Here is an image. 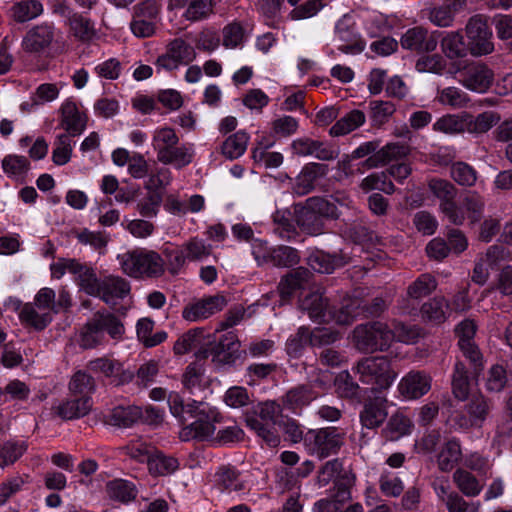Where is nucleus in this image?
<instances>
[{"label":"nucleus","instance_id":"obj_6","mask_svg":"<svg viewBox=\"0 0 512 512\" xmlns=\"http://www.w3.org/2000/svg\"><path fill=\"white\" fill-rule=\"evenodd\" d=\"M394 342L390 326L381 321L358 325L353 330V343L362 353L387 351Z\"/></svg>","mask_w":512,"mask_h":512},{"label":"nucleus","instance_id":"obj_16","mask_svg":"<svg viewBox=\"0 0 512 512\" xmlns=\"http://www.w3.org/2000/svg\"><path fill=\"white\" fill-rule=\"evenodd\" d=\"M437 38L423 27H413L408 29L401 37L400 44L402 48L416 52H432L437 47Z\"/></svg>","mask_w":512,"mask_h":512},{"label":"nucleus","instance_id":"obj_46","mask_svg":"<svg viewBox=\"0 0 512 512\" xmlns=\"http://www.w3.org/2000/svg\"><path fill=\"white\" fill-rule=\"evenodd\" d=\"M204 337L203 328L190 329L183 333L175 342L173 351L176 355H184L202 344Z\"/></svg>","mask_w":512,"mask_h":512},{"label":"nucleus","instance_id":"obj_23","mask_svg":"<svg viewBox=\"0 0 512 512\" xmlns=\"http://www.w3.org/2000/svg\"><path fill=\"white\" fill-rule=\"evenodd\" d=\"M240 342L236 335L228 333L211 349L213 361L218 364H232L239 357Z\"/></svg>","mask_w":512,"mask_h":512},{"label":"nucleus","instance_id":"obj_13","mask_svg":"<svg viewBox=\"0 0 512 512\" xmlns=\"http://www.w3.org/2000/svg\"><path fill=\"white\" fill-rule=\"evenodd\" d=\"M291 149L297 156H314L321 161H332L339 155V151L332 145L309 137H301L293 140Z\"/></svg>","mask_w":512,"mask_h":512},{"label":"nucleus","instance_id":"obj_40","mask_svg":"<svg viewBox=\"0 0 512 512\" xmlns=\"http://www.w3.org/2000/svg\"><path fill=\"white\" fill-rule=\"evenodd\" d=\"M335 391L342 399L359 400L361 398V387L353 379L349 371H341L334 380Z\"/></svg>","mask_w":512,"mask_h":512},{"label":"nucleus","instance_id":"obj_27","mask_svg":"<svg viewBox=\"0 0 512 512\" xmlns=\"http://www.w3.org/2000/svg\"><path fill=\"white\" fill-rule=\"evenodd\" d=\"M414 425L412 420L403 412L397 411L388 419L382 429V435L386 440L396 441L412 432Z\"/></svg>","mask_w":512,"mask_h":512},{"label":"nucleus","instance_id":"obj_57","mask_svg":"<svg viewBox=\"0 0 512 512\" xmlns=\"http://www.w3.org/2000/svg\"><path fill=\"white\" fill-rule=\"evenodd\" d=\"M355 480L356 477L351 471H344L342 475L336 478L334 493L332 494L336 501L344 504L351 499L350 490L354 486Z\"/></svg>","mask_w":512,"mask_h":512},{"label":"nucleus","instance_id":"obj_10","mask_svg":"<svg viewBox=\"0 0 512 512\" xmlns=\"http://www.w3.org/2000/svg\"><path fill=\"white\" fill-rule=\"evenodd\" d=\"M194 48L182 38H176L167 44L166 52L158 57L156 65L165 70L177 69L195 59Z\"/></svg>","mask_w":512,"mask_h":512},{"label":"nucleus","instance_id":"obj_5","mask_svg":"<svg viewBox=\"0 0 512 512\" xmlns=\"http://www.w3.org/2000/svg\"><path fill=\"white\" fill-rule=\"evenodd\" d=\"M352 371L362 384L371 386L373 392L387 390L397 377L386 356L364 357L355 364Z\"/></svg>","mask_w":512,"mask_h":512},{"label":"nucleus","instance_id":"obj_36","mask_svg":"<svg viewBox=\"0 0 512 512\" xmlns=\"http://www.w3.org/2000/svg\"><path fill=\"white\" fill-rule=\"evenodd\" d=\"M38 310L32 303H26L19 313V318L24 325L42 331L52 322V314L50 312L41 313Z\"/></svg>","mask_w":512,"mask_h":512},{"label":"nucleus","instance_id":"obj_32","mask_svg":"<svg viewBox=\"0 0 512 512\" xmlns=\"http://www.w3.org/2000/svg\"><path fill=\"white\" fill-rule=\"evenodd\" d=\"M449 303L444 297H434L425 302L420 309L421 317L434 324H442L449 314Z\"/></svg>","mask_w":512,"mask_h":512},{"label":"nucleus","instance_id":"obj_29","mask_svg":"<svg viewBox=\"0 0 512 512\" xmlns=\"http://www.w3.org/2000/svg\"><path fill=\"white\" fill-rule=\"evenodd\" d=\"M347 262L348 257L343 254H329L322 251H317L308 258V264L314 271L325 274L332 273Z\"/></svg>","mask_w":512,"mask_h":512},{"label":"nucleus","instance_id":"obj_56","mask_svg":"<svg viewBox=\"0 0 512 512\" xmlns=\"http://www.w3.org/2000/svg\"><path fill=\"white\" fill-rule=\"evenodd\" d=\"M95 389L94 379L83 371L76 372L69 383V390L73 396H89Z\"/></svg>","mask_w":512,"mask_h":512},{"label":"nucleus","instance_id":"obj_19","mask_svg":"<svg viewBox=\"0 0 512 512\" xmlns=\"http://www.w3.org/2000/svg\"><path fill=\"white\" fill-rule=\"evenodd\" d=\"M328 173V166L321 163L306 164L293 184V191L297 195L303 196L310 193L315 187V181L324 177Z\"/></svg>","mask_w":512,"mask_h":512},{"label":"nucleus","instance_id":"obj_24","mask_svg":"<svg viewBox=\"0 0 512 512\" xmlns=\"http://www.w3.org/2000/svg\"><path fill=\"white\" fill-rule=\"evenodd\" d=\"M300 307L306 311L309 317L317 322H328V312L331 309L327 299L323 293L319 291L312 292L306 295L300 302Z\"/></svg>","mask_w":512,"mask_h":512},{"label":"nucleus","instance_id":"obj_52","mask_svg":"<svg viewBox=\"0 0 512 512\" xmlns=\"http://www.w3.org/2000/svg\"><path fill=\"white\" fill-rule=\"evenodd\" d=\"M43 11L42 4L36 0L17 2L12 7V15L15 21L23 23L39 16Z\"/></svg>","mask_w":512,"mask_h":512},{"label":"nucleus","instance_id":"obj_63","mask_svg":"<svg viewBox=\"0 0 512 512\" xmlns=\"http://www.w3.org/2000/svg\"><path fill=\"white\" fill-rule=\"evenodd\" d=\"M462 204L472 224L481 220L484 211V201L480 195L469 192L463 198Z\"/></svg>","mask_w":512,"mask_h":512},{"label":"nucleus","instance_id":"obj_48","mask_svg":"<svg viewBox=\"0 0 512 512\" xmlns=\"http://www.w3.org/2000/svg\"><path fill=\"white\" fill-rule=\"evenodd\" d=\"M104 339V334L91 317L80 330L79 345L84 349H92L101 345Z\"/></svg>","mask_w":512,"mask_h":512},{"label":"nucleus","instance_id":"obj_51","mask_svg":"<svg viewBox=\"0 0 512 512\" xmlns=\"http://www.w3.org/2000/svg\"><path fill=\"white\" fill-rule=\"evenodd\" d=\"M453 480L458 489L468 497L477 496L481 492L482 486L477 478L466 470L457 469L453 474Z\"/></svg>","mask_w":512,"mask_h":512},{"label":"nucleus","instance_id":"obj_53","mask_svg":"<svg viewBox=\"0 0 512 512\" xmlns=\"http://www.w3.org/2000/svg\"><path fill=\"white\" fill-rule=\"evenodd\" d=\"M299 261L298 251L289 246H278L270 252L269 262L276 267H292Z\"/></svg>","mask_w":512,"mask_h":512},{"label":"nucleus","instance_id":"obj_7","mask_svg":"<svg viewBox=\"0 0 512 512\" xmlns=\"http://www.w3.org/2000/svg\"><path fill=\"white\" fill-rule=\"evenodd\" d=\"M281 412V405L275 401H266L257 404L252 411L245 415L247 426L254 430L270 447H276L280 443L274 424L276 417Z\"/></svg>","mask_w":512,"mask_h":512},{"label":"nucleus","instance_id":"obj_11","mask_svg":"<svg viewBox=\"0 0 512 512\" xmlns=\"http://www.w3.org/2000/svg\"><path fill=\"white\" fill-rule=\"evenodd\" d=\"M319 397L312 382L298 384L288 389L281 398V405L284 409L300 415L302 410Z\"/></svg>","mask_w":512,"mask_h":512},{"label":"nucleus","instance_id":"obj_22","mask_svg":"<svg viewBox=\"0 0 512 512\" xmlns=\"http://www.w3.org/2000/svg\"><path fill=\"white\" fill-rule=\"evenodd\" d=\"M92 409L90 396L67 399L52 408L54 414L63 420H73L86 416Z\"/></svg>","mask_w":512,"mask_h":512},{"label":"nucleus","instance_id":"obj_49","mask_svg":"<svg viewBox=\"0 0 512 512\" xmlns=\"http://www.w3.org/2000/svg\"><path fill=\"white\" fill-rule=\"evenodd\" d=\"M248 140L247 133L238 131L224 141L222 153L229 159H237L246 151Z\"/></svg>","mask_w":512,"mask_h":512},{"label":"nucleus","instance_id":"obj_60","mask_svg":"<svg viewBox=\"0 0 512 512\" xmlns=\"http://www.w3.org/2000/svg\"><path fill=\"white\" fill-rule=\"evenodd\" d=\"M2 168L10 176L22 177L28 172L30 163L25 156L7 155L2 160Z\"/></svg>","mask_w":512,"mask_h":512},{"label":"nucleus","instance_id":"obj_26","mask_svg":"<svg viewBox=\"0 0 512 512\" xmlns=\"http://www.w3.org/2000/svg\"><path fill=\"white\" fill-rule=\"evenodd\" d=\"M53 40V28L39 25L31 29L23 39V48L27 52L37 53L48 47Z\"/></svg>","mask_w":512,"mask_h":512},{"label":"nucleus","instance_id":"obj_9","mask_svg":"<svg viewBox=\"0 0 512 512\" xmlns=\"http://www.w3.org/2000/svg\"><path fill=\"white\" fill-rule=\"evenodd\" d=\"M466 34L469 39V50L472 55L481 56L493 51L492 32L488 27L486 16L481 14L472 16L467 22Z\"/></svg>","mask_w":512,"mask_h":512},{"label":"nucleus","instance_id":"obj_30","mask_svg":"<svg viewBox=\"0 0 512 512\" xmlns=\"http://www.w3.org/2000/svg\"><path fill=\"white\" fill-rule=\"evenodd\" d=\"M62 126L71 135L76 136L86 127V117L81 114L72 101H66L61 107Z\"/></svg>","mask_w":512,"mask_h":512},{"label":"nucleus","instance_id":"obj_15","mask_svg":"<svg viewBox=\"0 0 512 512\" xmlns=\"http://www.w3.org/2000/svg\"><path fill=\"white\" fill-rule=\"evenodd\" d=\"M432 386V377L425 371L412 370L399 382V393L407 399H419L427 394Z\"/></svg>","mask_w":512,"mask_h":512},{"label":"nucleus","instance_id":"obj_33","mask_svg":"<svg viewBox=\"0 0 512 512\" xmlns=\"http://www.w3.org/2000/svg\"><path fill=\"white\" fill-rule=\"evenodd\" d=\"M361 313L363 311L358 299H346L339 309L331 307L328 316L329 321H334L339 325H350Z\"/></svg>","mask_w":512,"mask_h":512},{"label":"nucleus","instance_id":"obj_17","mask_svg":"<svg viewBox=\"0 0 512 512\" xmlns=\"http://www.w3.org/2000/svg\"><path fill=\"white\" fill-rule=\"evenodd\" d=\"M55 291L51 288H41L34 298V303L39 310H48L47 312L58 313L60 310H68L72 305L70 294L65 289H61L56 300Z\"/></svg>","mask_w":512,"mask_h":512},{"label":"nucleus","instance_id":"obj_47","mask_svg":"<svg viewBox=\"0 0 512 512\" xmlns=\"http://www.w3.org/2000/svg\"><path fill=\"white\" fill-rule=\"evenodd\" d=\"M365 122V114L360 110H353L338 120L330 129L332 136H341L350 133Z\"/></svg>","mask_w":512,"mask_h":512},{"label":"nucleus","instance_id":"obj_31","mask_svg":"<svg viewBox=\"0 0 512 512\" xmlns=\"http://www.w3.org/2000/svg\"><path fill=\"white\" fill-rule=\"evenodd\" d=\"M92 319L94 322H96L101 333L104 335L106 332L112 339L116 340L121 339L124 335V324L117 315L107 310H101L95 312L92 316Z\"/></svg>","mask_w":512,"mask_h":512},{"label":"nucleus","instance_id":"obj_2","mask_svg":"<svg viewBox=\"0 0 512 512\" xmlns=\"http://www.w3.org/2000/svg\"><path fill=\"white\" fill-rule=\"evenodd\" d=\"M338 208L335 203L322 197H311L305 204L294 206V218L300 230L308 235L316 236L324 232V219H337Z\"/></svg>","mask_w":512,"mask_h":512},{"label":"nucleus","instance_id":"obj_59","mask_svg":"<svg viewBox=\"0 0 512 512\" xmlns=\"http://www.w3.org/2000/svg\"><path fill=\"white\" fill-rule=\"evenodd\" d=\"M369 106L371 119L377 126L386 123L396 111L395 105L390 101L374 100L370 102Z\"/></svg>","mask_w":512,"mask_h":512},{"label":"nucleus","instance_id":"obj_18","mask_svg":"<svg viewBox=\"0 0 512 512\" xmlns=\"http://www.w3.org/2000/svg\"><path fill=\"white\" fill-rule=\"evenodd\" d=\"M491 410V402L481 394L473 395L465 406L468 419H460L461 427H481Z\"/></svg>","mask_w":512,"mask_h":512},{"label":"nucleus","instance_id":"obj_64","mask_svg":"<svg viewBox=\"0 0 512 512\" xmlns=\"http://www.w3.org/2000/svg\"><path fill=\"white\" fill-rule=\"evenodd\" d=\"M184 17L189 21L207 18L213 11L212 0H190Z\"/></svg>","mask_w":512,"mask_h":512},{"label":"nucleus","instance_id":"obj_21","mask_svg":"<svg viewBox=\"0 0 512 512\" xmlns=\"http://www.w3.org/2000/svg\"><path fill=\"white\" fill-rule=\"evenodd\" d=\"M99 294L105 303H115L118 299L125 298L130 293L129 282L120 276H107L101 279Z\"/></svg>","mask_w":512,"mask_h":512},{"label":"nucleus","instance_id":"obj_1","mask_svg":"<svg viewBox=\"0 0 512 512\" xmlns=\"http://www.w3.org/2000/svg\"><path fill=\"white\" fill-rule=\"evenodd\" d=\"M170 411L184 425L179 432L182 441L207 440L215 432V423L219 422L220 414L213 409H205L203 403L184 404L177 393L168 397Z\"/></svg>","mask_w":512,"mask_h":512},{"label":"nucleus","instance_id":"obj_61","mask_svg":"<svg viewBox=\"0 0 512 512\" xmlns=\"http://www.w3.org/2000/svg\"><path fill=\"white\" fill-rule=\"evenodd\" d=\"M390 331L394 335V341L403 343H415L421 336L420 328L416 325H406L400 321H393Z\"/></svg>","mask_w":512,"mask_h":512},{"label":"nucleus","instance_id":"obj_4","mask_svg":"<svg viewBox=\"0 0 512 512\" xmlns=\"http://www.w3.org/2000/svg\"><path fill=\"white\" fill-rule=\"evenodd\" d=\"M122 271L136 279L159 278L165 272V261L154 250L137 248L118 256Z\"/></svg>","mask_w":512,"mask_h":512},{"label":"nucleus","instance_id":"obj_8","mask_svg":"<svg viewBox=\"0 0 512 512\" xmlns=\"http://www.w3.org/2000/svg\"><path fill=\"white\" fill-rule=\"evenodd\" d=\"M344 433L335 427H325L309 430L305 437V444L312 455L323 459L338 453L344 445Z\"/></svg>","mask_w":512,"mask_h":512},{"label":"nucleus","instance_id":"obj_58","mask_svg":"<svg viewBox=\"0 0 512 512\" xmlns=\"http://www.w3.org/2000/svg\"><path fill=\"white\" fill-rule=\"evenodd\" d=\"M450 175L461 186H473L477 180L476 170L465 162H456L451 165Z\"/></svg>","mask_w":512,"mask_h":512},{"label":"nucleus","instance_id":"obj_34","mask_svg":"<svg viewBox=\"0 0 512 512\" xmlns=\"http://www.w3.org/2000/svg\"><path fill=\"white\" fill-rule=\"evenodd\" d=\"M437 280L429 273L421 274L406 289L408 301H418L432 294L437 288Z\"/></svg>","mask_w":512,"mask_h":512},{"label":"nucleus","instance_id":"obj_54","mask_svg":"<svg viewBox=\"0 0 512 512\" xmlns=\"http://www.w3.org/2000/svg\"><path fill=\"white\" fill-rule=\"evenodd\" d=\"M308 343L311 345L310 329L308 327L301 326L295 334L291 335L287 339L286 352L290 357L298 358Z\"/></svg>","mask_w":512,"mask_h":512},{"label":"nucleus","instance_id":"obj_41","mask_svg":"<svg viewBox=\"0 0 512 512\" xmlns=\"http://www.w3.org/2000/svg\"><path fill=\"white\" fill-rule=\"evenodd\" d=\"M106 491L111 499L123 503L134 500L137 496L135 484L123 479H115L108 482L106 484Z\"/></svg>","mask_w":512,"mask_h":512},{"label":"nucleus","instance_id":"obj_45","mask_svg":"<svg viewBox=\"0 0 512 512\" xmlns=\"http://www.w3.org/2000/svg\"><path fill=\"white\" fill-rule=\"evenodd\" d=\"M274 232L283 240H291L298 233L291 220V212L288 209L277 210L273 216Z\"/></svg>","mask_w":512,"mask_h":512},{"label":"nucleus","instance_id":"obj_25","mask_svg":"<svg viewBox=\"0 0 512 512\" xmlns=\"http://www.w3.org/2000/svg\"><path fill=\"white\" fill-rule=\"evenodd\" d=\"M70 273L76 276L78 286L86 294L97 297L100 293L101 280L97 278L95 271L81 263H70Z\"/></svg>","mask_w":512,"mask_h":512},{"label":"nucleus","instance_id":"obj_37","mask_svg":"<svg viewBox=\"0 0 512 512\" xmlns=\"http://www.w3.org/2000/svg\"><path fill=\"white\" fill-rule=\"evenodd\" d=\"M68 24L72 35L79 41L89 42L96 35L94 23L78 12L69 15Z\"/></svg>","mask_w":512,"mask_h":512},{"label":"nucleus","instance_id":"obj_62","mask_svg":"<svg viewBox=\"0 0 512 512\" xmlns=\"http://www.w3.org/2000/svg\"><path fill=\"white\" fill-rule=\"evenodd\" d=\"M163 195L161 192H148L147 195L137 203V210L141 216L152 218L158 214L162 203Z\"/></svg>","mask_w":512,"mask_h":512},{"label":"nucleus","instance_id":"obj_50","mask_svg":"<svg viewBox=\"0 0 512 512\" xmlns=\"http://www.w3.org/2000/svg\"><path fill=\"white\" fill-rule=\"evenodd\" d=\"M429 188L440 200V209L455 202L457 188L449 181L443 179H432L429 182Z\"/></svg>","mask_w":512,"mask_h":512},{"label":"nucleus","instance_id":"obj_55","mask_svg":"<svg viewBox=\"0 0 512 512\" xmlns=\"http://www.w3.org/2000/svg\"><path fill=\"white\" fill-rule=\"evenodd\" d=\"M469 379L465 365L457 361L452 375V391L456 398L464 400L469 394Z\"/></svg>","mask_w":512,"mask_h":512},{"label":"nucleus","instance_id":"obj_38","mask_svg":"<svg viewBox=\"0 0 512 512\" xmlns=\"http://www.w3.org/2000/svg\"><path fill=\"white\" fill-rule=\"evenodd\" d=\"M147 465L152 475L166 476L178 469L179 462L173 456H167L161 451L154 450Z\"/></svg>","mask_w":512,"mask_h":512},{"label":"nucleus","instance_id":"obj_12","mask_svg":"<svg viewBox=\"0 0 512 512\" xmlns=\"http://www.w3.org/2000/svg\"><path fill=\"white\" fill-rule=\"evenodd\" d=\"M226 305L227 300L224 296H209L187 304L183 308L182 317L189 322L204 320L223 310Z\"/></svg>","mask_w":512,"mask_h":512},{"label":"nucleus","instance_id":"obj_20","mask_svg":"<svg viewBox=\"0 0 512 512\" xmlns=\"http://www.w3.org/2000/svg\"><path fill=\"white\" fill-rule=\"evenodd\" d=\"M493 80V71L483 63H476L467 68L463 84L472 91L485 92Z\"/></svg>","mask_w":512,"mask_h":512},{"label":"nucleus","instance_id":"obj_43","mask_svg":"<svg viewBox=\"0 0 512 512\" xmlns=\"http://www.w3.org/2000/svg\"><path fill=\"white\" fill-rule=\"evenodd\" d=\"M137 337L142 344L151 348L157 346L167 339V333L165 331H159L151 335L154 328V321L150 318H142L137 322Z\"/></svg>","mask_w":512,"mask_h":512},{"label":"nucleus","instance_id":"obj_35","mask_svg":"<svg viewBox=\"0 0 512 512\" xmlns=\"http://www.w3.org/2000/svg\"><path fill=\"white\" fill-rule=\"evenodd\" d=\"M193 155L194 153L191 147L186 145H174L172 148L167 149L162 154H157V159L159 162L165 165H173L174 167L180 169L192 162Z\"/></svg>","mask_w":512,"mask_h":512},{"label":"nucleus","instance_id":"obj_39","mask_svg":"<svg viewBox=\"0 0 512 512\" xmlns=\"http://www.w3.org/2000/svg\"><path fill=\"white\" fill-rule=\"evenodd\" d=\"M461 447L457 440L450 439L437 455V465L442 472L451 471L461 459Z\"/></svg>","mask_w":512,"mask_h":512},{"label":"nucleus","instance_id":"obj_28","mask_svg":"<svg viewBox=\"0 0 512 512\" xmlns=\"http://www.w3.org/2000/svg\"><path fill=\"white\" fill-rule=\"evenodd\" d=\"M336 36L341 42L338 49L345 54H358L365 48V42L345 21L338 22Z\"/></svg>","mask_w":512,"mask_h":512},{"label":"nucleus","instance_id":"obj_3","mask_svg":"<svg viewBox=\"0 0 512 512\" xmlns=\"http://www.w3.org/2000/svg\"><path fill=\"white\" fill-rule=\"evenodd\" d=\"M500 119V115L494 111H485L476 117L467 112L447 114L433 124V129L445 134L468 132L478 135L488 132Z\"/></svg>","mask_w":512,"mask_h":512},{"label":"nucleus","instance_id":"obj_14","mask_svg":"<svg viewBox=\"0 0 512 512\" xmlns=\"http://www.w3.org/2000/svg\"><path fill=\"white\" fill-rule=\"evenodd\" d=\"M388 417V399L385 396L376 395L365 399L359 414L363 427L376 429L380 427Z\"/></svg>","mask_w":512,"mask_h":512},{"label":"nucleus","instance_id":"obj_42","mask_svg":"<svg viewBox=\"0 0 512 512\" xmlns=\"http://www.w3.org/2000/svg\"><path fill=\"white\" fill-rule=\"evenodd\" d=\"M441 50L449 59L463 58L467 54L464 37L460 32L447 33L440 42Z\"/></svg>","mask_w":512,"mask_h":512},{"label":"nucleus","instance_id":"obj_44","mask_svg":"<svg viewBox=\"0 0 512 512\" xmlns=\"http://www.w3.org/2000/svg\"><path fill=\"white\" fill-rule=\"evenodd\" d=\"M141 418V407L138 406H117L112 409L110 423L118 427H130Z\"/></svg>","mask_w":512,"mask_h":512}]
</instances>
